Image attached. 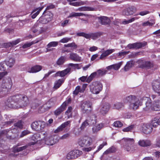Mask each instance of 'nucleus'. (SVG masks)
<instances>
[{
  "mask_svg": "<svg viewBox=\"0 0 160 160\" xmlns=\"http://www.w3.org/2000/svg\"><path fill=\"white\" fill-rule=\"evenodd\" d=\"M5 104L8 107L18 108L27 106L29 101L26 96L17 95L10 97Z\"/></svg>",
  "mask_w": 160,
  "mask_h": 160,
  "instance_id": "f257e3e1",
  "label": "nucleus"
},
{
  "mask_svg": "<svg viewBox=\"0 0 160 160\" xmlns=\"http://www.w3.org/2000/svg\"><path fill=\"white\" fill-rule=\"evenodd\" d=\"M90 91L93 94H98L102 91V85L99 81H95L92 82L89 85Z\"/></svg>",
  "mask_w": 160,
  "mask_h": 160,
  "instance_id": "f03ea898",
  "label": "nucleus"
},
{
  "mask_svg": "<svg viewBox=\"0 0 160 160\" xmlns=\"http://www.w3.org/2000/svg\"><path fill=\"white\" fill-rule=\"evenodd\" d=\"M52 14L51 12L45 11L42 16L40 17L37 22H38L40 25L41 23L47 24L52 20Z\"/></svg>",
  "mask_w": 160,
  "mask_h": 160,
  "instance_id": "7ed1b4c3",
  "label": "nucleus"
},
{
  "mask_svg": "<svg viewBox=\"0 0 160 160\" xmlns=\"http://www.w3.org/2000/svg\"><path fill=\"white\" fill-rule=\"evenodd\" d=\"M44 136V140L46 144L48 145H52L58 141L59 138L57 136H48V133L45 132L43 133Z\"/></svg>",
  "mask_w": 160,
  "mask_h": 160,
  "instance_id": "20e7f679",
  "label": "nucleus"
},
{
  "mask_svg": "<svg viewBox=\"0 0 160 160\" xmlns=\"http://www.w3.org/2000/svg\"><path fill=\"white\" fill-rule=\"evenodd\" d=\"M92 138L87 136L80 138L78 141L79 145L82 147L88 146L92 144Z\"/></svg>",
  "mask_w": 160,
  "mask_h": 160,
  "instance_id": "39448f33",
  "label": "nucleus"
},
{
  "mask_svg": "<svg viewBox=\"0 0 160 160\" xmlns=\"http://www.w3.org/2000/svg\"><path fill=\"white\" fill-rule=\"evenodd\" d=\"M45 125L44 122L39 121L33 122L31 124V127L33 130L39 131L43 129Z\"/></svg>",
  "mask_w": 160,
  "mask_h": 160,
  "instance_id": "423d86ee",
  "label": "nucleus"
},
{
  "mask_svg": "<svg viewBox=\"0 0 160 160\" xmlns=\"http://www.w3.org/2000/svg\"><path fill=\"white\" fill-rule=\"evenodd\" d=\"M55 103V101L54 99H51L48 101L45 104L43 105L40 109L41 112H43L46 110L50 109V108L53 106Z\"/></svg>",
  "mask_w": 160,
  "mask_h": 160,
  "instance_id": "0eeeda50",
  "label": "nucleus"
},
{
  "mask_svg": "<svg viewBox=\"0 0 160 160\" xmlns=\"http://www.w3.org/2000/svg\"><path fill=\"white\" fill-rule=\"evenodd\" d=\"M12 85V82L11 78H8L3 80L2 88L3 89L9 90L11 88Z\"/></svg>",
  "mask_w": 160,
  "mask_h": 160,
  "instance_id": "6e6552de",
  "label": "nucleus"
},
{
  "mask_svg": "<svg viewBox=\"0 0 160 160\" xmlns=\"http://www.w3.org/2000/svg\"><path fill=\"white\" fill-rule=\"evenodd\" d=\"M91 105L92 103L89 101H85L81 105V109L84 113L88 112L91 110Z\"/></svg>",
  "mask_w": 160,
  "mask_h": 160,
  "instance_id": "1a4fd4ad",
  "label": "nucleus"
},
{
  "mask_svg": "<svg viewBox=\"0 0 160 160\" xmlns=\"http://www.w3.org/2000/svg\"><path fill=\"white\" fill-rule=\"evenodd\" d=\"M152 87L154 92L160 96V80H157L153 81L152 83Z\"/></svg>",
  "mask_w": 160,
  "mask_h": 160,
  "instance_id": "9d476101",
  "label": "nucleus"
},
{
  "mask_svg": "<svg viewBox=\"0 0 160 160\" xmlns=\"http://www.w3.org/2000/svg\"><path fill=\"white\" fill-rule=\"evenodd\" d=\"M31 31L33 33L36 32L38 33H41L43 31V28L41 27V25L37 22L36 23L31 29Z\"/></svg>",
  "mask_w": 160,
  "mask_h": 160,
  "instance_id": "9b49d317",
  "label": "nucleus"
},
{
  "mask_svg": "<svg viewBox=\"0 0 160 160\" xmlns=\"http://www.w3.org/2000/svg\"><path fill=\"white\" fill-rule=\"evenodd\" d=\"M152 128L150 123H143L142 126V132L146 134H148L152 131Z\"/></svg>",
  "mask_w": 160,
  "mask_h": 160,
  "instance_id": "f8f14e48",
  "label": "nucleus"
},
{
  "mask_svg": "<svg viewBox=\"0 0 160 160\" xmlns=\"http://www.w3.org/2000/svg\"><path fill=\"white\" fill-rule=\"evenodd\" d=\"M136 11L135 7L133 6L129 7L125 9L122 12V14L124 15L129 16L132 15Z\"/></svg>",
  "mask_w": 160,
  "mask_h": 160,
  "instance_id": "ddd939ff",
  "label": "nucleus"
},
{
  "mask_svg": "<svg viewBox=\"0 0 160 160\" xmlns=\"http://www.w3.org/2000/svg\"><path fill=\"white\" fill-rule=\"evenodd\" d=\"M142 102L145 103L146 108H144L145 110H147L152 106V100L148 97H143L142 99Z\"/></svg>",
  "mask_w": 160,
  "mask_h": 160,
  "instance_id": "4468645a",
  "label": "nucleus"
},
{
  "mask_svg": "<svg viewBox=\"0 0 160 160\" xmlns=\"http://www.w3.org/2000/svg\"><path fill=\"white\" fill-rule=\"evenodd\" d=\"M154 64L152 62L147 61L143 62L140 65V67L142 68H145L146 69H149L153 67Z\"/></svg>",
  "mask_w": 160,
  "mask_h": 160,
  "instance_id": "2eb2a0df",
  "label": "nucleus"
},
{
  "mask_svg": "<svg viewBox=\"0 0 160 160\" xmlns=\"http://www.w3.org/2000/svg\"><path fill=\"white\" fill-rule=\"evenodd\" d=\"M71 122L70 121L65 122L62 124L57 129L55 130L54 132L58 133L61 131H63L64 129L68 125L70 126Z\"/></svg>",
  "mask_w": 160,
  "mask_h": 160,
  "instance_id": "dca6fc26",
  "label": "nucleus"
},
{
  "mask_svg": "<svg viewBox=\"0 0 160 160\" xmlns=\"http://www.w3.org/2000/svg\"><path fill=\"white\" fill-rule=\"evenodd\" d=\"M110 108L109 104L106 103L102 105L100 109V112L102 115L106 114L109 111Z\"/></svg>",
  "mask_w": 160,
  "mask_h": 160,
  "instance_id": "f3484780",
  "label": "nucleus"
},
{
  "mask_svg": "<svg viewBox=\"0 0 160 160\" xmlns=\"http://www.w3.org/2000/svg\"><path fill=\"white\" fill-rule=\"evenodd\" d=\"M70 68H67L64 70L58 71L55 74L54 76L55 77L59 76L61 77H63L69 73L70 72Z\"/></svg>",
  "mask_w": 160,
  "mask_h": 160,
  "instance_id": "a211bd4d",
  "label": "nucleus"
},
{
  "mask_svg": "<svg viewBox=\"0 0 160 160\" xmlns=\"http://www.w3.org/2000/svg\"><path fill=\"white\" fill-rule=\"evenodd\" d=\"M96 116L93 114L88 118L86 120L90 125H94L96 123Z\"/></svg>",
  "mask_w": 160,
  "mask_h": 160,
  "instance_id": "6ab92c4d",
  "label": "nucleus"
},
{
  "mask_svg": "<svg viewBox=\"0 0 160 160\" xmlns=\"http://www.w3.org/2000/svg\"><path fill=\"white\" fill-rule=\"evenodd\" d=\"M138 144L141 147H147L150 146L151 142L149 140H140L138 142Z\"/></svg>",
  "mask_w": 160,
  "mask_h": 160,
  "instance_id": "aec40b11",
  "label": "nucleus"
},
{
  "mask_svg": "<svg viewBox=\"0 0 160 160\" xmlns=\"http://www.w3.org/2000/svg\"><path fill=\"white\" fill-rule=\"evenodd\" d=\"M21 41L20 38L18 39L11 42L5 43L4 46L6 48H8L11 46H13L18 43Z\"/></svg>",
  "mask_w": 160,
  "mask_h": 160,
  "instance_id": "412c9836",
  "label": "nucleus"
},
{
  "mask_svg": "<svg viewBox=\"0 0 160 160\" xmlns=\"http://www.w3.org/2000/svg\"><path fill=\"white\" fill-rule=\"evenodd\" d=\"M137 98L134 96L130 95L124 99V102L126 103H129V104L135 102Z\"/></svg>",
  "mask_w": 160,
  "mask_h": 160,
  "instance_id": "4be33fe9",
  "label": "nucleus"
},
{
  "mask_svg": "<svg viewBox=\"0 0 160 160\" xmlns=\"http://www.w3.org/2000/svg\"><path fill=\"white\" fill-rule=\"evenodd\" d=\"M69 58L71 60L77 62H79L81 60V57L76 53L73 52L70 54Z\"/></svg>",
  "mask_w": 160,
  "mask_h": 160,
  "instance_id": "5701e85b",
  "label": "nucleus"
},
{
  "mask_svg": "<svg viewBox=\"0 0 160 160\" xmlns=\"http://www.w3.org/2000/svg\"><path fill=\"white\" fill-rule=\"evenodd\" d=\"M140 102L138 99L137 98L135 102L129 104V107L131 109L135 110L138 109L139 106Z\"/></svg>",
  "mask_w": 160,
  "mask_h": 160,
  "instance_id": "b1692460",
  "label": "nucleus"
},
{
  "mask_svg": "<svg viewBox=\"0 0 160 160\" xmlns=\"http://www.w3.org/2000/svg\"><path fill=\"white\" fill-rule=\"evenodd\" d=\"M122 142L124 144L127 145H132L134 143V141L132 138H123L122 139Z\"/></svg>",
  "mask_w": 160,
  "mask_h": 160,
  "instance_id": "393cba45",
  "label": "nucleus"
},
{
  "mask_svg": "<svg viewBox=\"0 0 160 160\" xmlns=\"http://www.w3.org/2000/svg\"><path fill=\"white\" fill-rule=\"evenodd\" d=\"M152 109L156 111L160 110V100H157L154 101Z\"/></svg>",
  "mask_w": 160,
  "mask_h": 160,
  "instance_id": "a878e982",
  "label": "nucleus"
},
{
  "mask_svg": "<svg viewBox=\"0 0 160 160\" xmlns=\"http://www.w3.org/2000/svg\"><path fill=\"white\" fill-rule=\"evenodd\" d=\"M101 23L103 25L109 24L110 23V19L107 17L103 16L99 18Z\"/></svg>",
  "mask_w": 160,
  "mask_h": 160,
  "instance_id": "bb28decb",
  "label": "nucleus"
},
{
  "mask_svg": "<svg viewBox=\"0 0 160 160\" xmlns=\"http://www.w3.org/2000/svg\"><path fill=\"white\" fill-rule=\"evenodd\" d=\"M42 68V67L41 66L36 65L31 68L30 70L28 71L30 73H35L38 72L40 71Z\"/></svg>",
  "mask_w": 160,
  "mask_h": 160,
  "instance_id": "cd10ccee",
  "label": "nucleus"
},
{
  "mask_svg": "<svg viewBox=\"0 0 160 160\" xmlns=\"http://www.w3.org/2000/svg\"><path fill=\"white\" fill-rule=\"evenodd\" d=\"M64 82V80L62 79H59L56 81L54 82L53 88L56 89H57L61 86Z\"/></svg>",
  "mask_w": 160,
  "mask_h": 160,
  "instance_id": "c85d7f7f",
  "label": "nucleus"
},
{
  "mask_svg": "<svg viewBox=\"0 0 160 160\" xmlns=\"http://www.w3.org/2000/svg\"><path fill=\"white\" fill-rule=\"evenodd\" d=\"M104 126L102 123L98 124L97 126H94L92 128L93 133H96L99 131Z\"/></svg>",
  "mask_w": 160,
  "mask_h": 160,
  "instance_id": "c756f323",
  "label": "nucleus"
},
{
  "mask_svg": "<svg viewBox=\"0 0 160 160\" xmlns=\"http://www.w3.org/2000/svg\"><path fill=\"white\" fill-rule=\"evenodd\" d=\"M88 39L91 38L93 40H95L99 38L101 35V34L99 32L92 33L90 34H88Z\"/></svg>",
  "mask_w": 160,
  "mask_h": 160,
  "instance_id": "7c9ffc66",
  "label": "nucleus"
},
{
  "mask_svg": "<svg viewBox=\"0 0 160 160\" xmlns=\"http://www.w3.org/2000/svg\"><path fill=\"white\" fill-rule=\"evenodd\" d=\"M43 8H39L35 9L32 13V18H35L39 14L40 11Z\"/></svg>",
  "mask_w": 160,
  "mask_h": 160,
  "instance_id": "2f4dec72",
  "label": "nucleus"
},
{
  "mask_svg": "<svg viewBox=\"0 0 160 160\" xmlns=\"http://www.w3.org/2000/svg\"><path fill=\"white\" fill-rule=\"evenodd\" d=\"M15 63V60L12 58H10L6 61V65L10 68L12 67Z\"/></svg>",
  "mask_w": 160,
  "mask_h": 160,
  "instance_id": "473e14b6",
  "label": "nucleus"
},
{
  "mask_svg": "<svg viewBox=\"0 0 160 160\" xmlns=\"http://www.w3.org/2000/svg\"><path fill=\"white\" fill-rule=\"evenodd\" d=\"M114 108L117 109H121L123 108L124 107V104L120 102H118L114 104Z\"/></svg>",
  "mask_w": 160,
  "mask_h": 160,
  "instance_id": "72a5a7b5",
  "label": "nucleus"
},
{
  "mask_svg": "<svg viewBox=\"0 0 160 160\" xmlns=\"http://www.w3.org/2000/svg\"><path fill=\"white\" fill-rule=\"evenodd\" d=\"M65 109V108L61 105L60 107L59 108L54 111V114L56 116H58L64 111Z\"/></svg>",
  "mask_w": 160,
  "mask_h": 160,
  "instance_id": "f704fd0d",
  "label": "nucleus"
},
{
  "mask_svg": "<svg viewBox=\"0 0 160 160\" xmlns=\"http://www.w3.org/2000/svg\"><path fill=\"white\" fill-rule=\"evenodd\" d=\"M72 151L75 158L79 157L82 154V151L79 150H74Z\"/></svg>",
  "mask_w": 160,
  "mask_h": 160,
  "instance_id": "c9c22d12",
  "label": "nucleus"
},
{
  "mask_svg": "<svg viewBox=\"0 0 160 160\" xmlns=\"http://www.w3.org/2000/svg\"><path fill=\"white\" fill-rule=\"evenodd\" d=\"M95 9V8L90 7H82L78 9L79 11H92Z\"/></svg>",
  "mask_w": 160,
  "mask_h": 160,
  "instance_id": "e433bc0d",
  "label": "nucleus"
},
{
  "mask_svg": "<svg viewBox=\"0 0 160 160\" xmlns=\"http://www.w3.org/2000/svg\"><path fill=\"white\" fill-rule=\"evenodd\" d=\"M139 18H138L137 17H134L131 19L127 20L126 19H124L123 21L122 22V23L123 24H128L129 23H131L132 22H133L136 20H137Z\"/></svg>",
  "mask_w": 160,
  "mask_h": 160,
  "instance_id": "4c0bfd02",
  "label": "nucleus"
},
{
  "mask_svg": "<svg viewBox=\"0 0 160 160\" xmlns=\"http://www.w3.org/2000/svg\"><path fill=\"white\" fill-rule=\"evenodd\" d=\"M107 72L106 70H102L99 69L97 72H96V75L98 76H102L106 74Z\"/></svg>",
  "mask_w": 160,
  "mask_h": 160,
  "instance_id": "58836bf2",
  "label": "nucleus"
},
{
  "mask_svg": "<svg viewBox=\"0 0 160 160\" xmlns=\"http://www.w3.org/2000/svg\"><path fill=\"white\" fill-rule=\"evenodd\" d=\"M96 76H97V75L96 72H94L92 73L87 78L86 82L89 83Z\"/></svg>",
  "mask_w": 160,
  "mask_h": 160,
  "instance_id": "ea45409f",
  "label": "nucleus"
},
{
  "mask_svg": "<svg viewBox=\"0 0 160 160\" xmlns=\"http://www.w3.org/2000/svg\"><path fill=\"white\" fill-rule=\"evenodd\" d=\"M83 15H85V14L83 13L72 12L70 14L68 17L72 18L76 17H79Z\"/></svg>",
  "mask_w": 160,
  "mask_h": 160,
  "instance_id": "a19ab883",
  "label": "nucleus"
},
{
  "mask_svg": "<svg viewBox=\"0 0 160 160\" xmlns=\"http://www.w3.org/2000/svg\"><path fill=\"white\" fill-rule=\"evenodd\" d=\"M65 59L64 57H61L57 61V64L59 65L63 64L65 61Z\"/></svg>",
  "mask_w": 160,
  "mask_h": 160,
  "instance_id": "79ce46f5",
  "label": "nucleus"
},
{
  "mask_svg": "<svg viewBox=\"0 0 160 160\" xmlns=\"http://www.w3.org/2000/svg\"><path fill=\"white\" fill-rule=\"evenodd\" d=\"M151 125H152L153 127H156L157 126L159 125V119H158L156 118H155L152 121Z\"/></svg>",
  "mask_w": 160,
  "mask_h": 160,
  "instance_id": "37998d69",
  "label": "nucleus"
},
{
  "mask_svg": "<svg viewBox=\"0 0 160 160\" xmlns=\"http://www.w3.org/2000/svg\"><path fill=\"white\" fill-rule=\"evenodd\" d=\"M147 44L145 42L135 43V48H139L145 46Z\"/></svg>",
  "mask_w": 160,
  "mask_h": 160,
  "instance_id": "c03bdc74",
  "label": "nucleus"
},
{
  "mask_svg": "<svg viewBox=\"0 0 160 160\" xmlns=\"http://www.w3.org/2000/svg\"><path fill=\"white\" fill-rule=\"evenodd\" d=\"M116 151V148L113 147H112L110 148L106 151H105L103 153V154H108L110 153H113L115 152Z\"/></svg>",
  "mask_w": 160,
  "mask_h": 160,
  "instance_id": "a18cd8bd",
  "label": "nucleus"
},
{
  "mask_svg": "<svg viewBox=\"0 0 160 160\" xmlns=\"http://www.w3.org/2000/svg\"><path fill=\"white\" fill-rule=\"evenodd\" d=\"M58 45V42H49L47 46V48H49L51 47H55Z\"/></svg>",
  "mask_w": 160,
  "mask_h": 160,
  "instance_id": "49530a36",
  "label": "nucleus"
},
{
  "mask_svg": "<svg viewBox=\"0 0 160 160\" xmlns=\"http://www.w3.org/2000/svg\"><path fill=\"white\" fill-rule=\"evenodd\" d=\"M64 46L65 47H72L73 48V49H76L77 48V46L75 42H72L68 44H65L64 45Z\"/></svg>",
  "mask_w": 160,
  "mask_h": 160,
  "instance_id": "de8ad7c7",
  "label": "nucleus"
},
{
  "mask_svg": "<svg viewBox=\"0 0 160 160\" xmlns=\"http://www.w3.org/2000/svg\"><path fill=\"white\" fill-rule=\"evenodd\" d=\"M38 42V41H37L36 42H31L27 43H25L24 45H23L22 46V47L23 48H28V47H30L32 45V44H35V43H37Z\"/></svg>",
  "mask_w": 160,
  "mask_h": 160,
  "instance_id": "09e8293b",
  "label": "nucleus"
},
{
  "mask_svg": "<svg viewBox=\"0 0 160 160\" xmlns=\"http://www.w3.org/2000/svg\"><path fill=\"white\" fill-rule=\"evenodd\" d=\"M122 62H120L118 63L113 64V69L115 70H118L122 65Z\"/></svg>",
  "mask_w": 160,
  "mask_h": 160,
  "instance_id": "8fccbe9b",
  "label": "nucleus"
},
{
  "mask_svg": "<svg viewBox=\"0 0 160 160\" xmlns=\"http://www.w3.org/2000/svg\"><path fill=\"white\" fill-rule=\"evenodd\" d=\"M80 87L78 86L76 88L75 90L73 92V93L76 95L78 94L79 92H82Z\"/></svg>",
  "mask_w": 160,
  "mask_h": 160,
  "instance_id": "3c124183",
  "label": "nucleus"
},
{
  "mask_svg": "<svg viewBox=\"0 0 160 160\" xmlns=\"http://www.w3.org/2000/svg\"><path fill=\"white\" fill-rule=\"evenodd\" d=\"M28 148L27 145H25L21 147L17 148H15L14 150L15 151L17 152H19L20 151H22Z\"/></svg>",
  "mask_w": 160,
  "mask_h": 160,
  "instance_id": "603ef678",
  "label": "nucleus"
},
{
  "mask_svg": "<svg viewBox=\"0 0 160 160\" xmlns=\"http://www.w3.org/2000/svg\"><path fill=\"white\" fill-rule=\"evenodd\" d=\"M67 158L68 160L75 158L72 151L70 152L67 154Z\"/></svg>",
  "mask_w": 160,
  "mask_h": 160,
  "instance_id": "864d4df0",
  "label": "nucleus"
},
{
  "mask_svg": "<svg viewBox=\"0 0 160 160\" xmlns=\"http://www.w3.org/2000/svg\"><path fill=\"white\" fill-rule=\"evenodd\" d=\"M78 36H82L85 37L87 39L88 38V34L84 32H79L77 33Z\"/></svg>",
  "mask_w": 160,
  "mask_h": 160,
  "instance_id": "5fc2aeb1",
  "label": "nucleus"
},
{
  "mask_svg": "<svg viewBox=\"0 0 160 160\" xmlns=\"http://www.w3.org/2000/svg\"><path fill=\"white\" fill-rule=\"evenodd\" d=\"M134 127V126L133 125H132L129 127L124 128L122 130L123 131L126 132L131 131L133 128Z\"/></svg>",
  "mask_w": 160,
  "mask_h": 160,
  "instance_id": "6e6d98bb",
  "label": "nucleus"
},
{
  "mask_svg": "<svg viewBox=\"0 0 160 160\" xmlns=\"http://www.w3.org/2000/svg\"><path fill=\"white\" fill-rule=\"evenodd\" d=\"M155 23V22L154 21H153V22H150L149 21H147L146 22H143L142 23V25L143 26H152V25L154 24Z\"/></svg>",
  "mask_w": 160,
  "mask_h": 160,
  "instance_id": "4d7b16f0",
  "label": "nucleus"
},
{
  "mask_svg": "<svg viewBox=\"0 0 160 160\" xmlns=\"http://www.w3.org/2000/svg\"><path fill=\"white\" fill-rule=\"evenodd\" d=\"M71 102V99L70 98H69L67 100L65 101L62 103V106L65 109L66 107L68 105V104L70 103Z\"/></svg>",
  "mask_w": 160,
  "mask_h": 160,
  "instance_id": "13d9d810",
  "label": "nucleus"
},
{
  "mask_svg": "<svg viewBox=\"0 0 160 160\" xmlns=\"http://www.w3.org/2000/svg\"><path fill=\"white\" fill-rule=\"evenodd\" d=\"M122 125V123L119 121L115 122L113 123L114 126L117 127H121Z\"/></svg>",
  "mask_w": 160,
  "mask_h": 160,
  "instance_id": "bf43d9fd",
  "label": "nucleus"
},
{
  "mask_svg": "<svg viewBox=\"0 0 160 160\" xmlns=\"http://www.w3.org/2000/svg\"><path fill=\"white\" fill-rule=\"evenodd\" d=\"M15 126L18 127L19 128H22V122L21 121H19L16 123L14 124Z\"/></svg>",
  "mask_w": 160,
  "mask_h": 160,
  "instance_id": "052dcab7",
  "label": "nucleus"
},
{
  "mask_svg": "<svg viewBox=\"0 0 160 160\" xmlns=\"http://www.w3.org/2000/svg\"><path fill=\"white\" fill-rule=\"evenodd\" d=\"M89 125L86 120L82 124L81 128L82 129H84L86 127Z\"/></svg>",
  "mask_w": 160,
  "mask_h": 160,
  "instance_id": "680f3d73",
  "label": "nucleus"
},
{
  "mask_svg": "<svg viewBox=\"0 0 160 160\" xmlns=\"http://www.w3.org/2000/svg\"><path fill=\"white\" fill-rule=\"evenodd\" d=\"M30 133V132L29 131L27 130H25L22 131L21 133L20 137H22L24 136L29 134Z\"/></svg>",
  "mask_w": 160,
  "mask_h": 160,
  "instance_id": "e2e57ef3",
  "label": "nucleus"
},
{
  "mask_svg": "<svg viewBox=\"0 0 160 160\" xmlns=\"http://www.w3.org/2000/svg\"><path fill=\"white\" fill-rule=\"evenodd\" d=\"M95 148V147H89L88 148H84L82 149V150L83 151L85 152H88L90 151L93 149Z\"/></svg>",
  "mask_w": 160,
  "mask_h": 160,
  "instance_id": "0e129e2a",
  "label": "nucleus"
},
{
  "mask_svg": "<svg viewBox=\"0 0 160 160\" xmlns=\"http://www.w3.org/2000/svg\"><path fill=\"white\" fill-rule=\"evenodd\" d=\"M69 21V20H65L63 21H62L61 22V26L62 27H64L66 26L68 23Z\"/></svg>",
  "mask_w": 160,
  "mask_h": 160,
  "instance_id": "69168bd1",
  "label": "nucleus"
},
{
  "mask_svg": "<svg viewBox=\"0 0 160 160\" xmlns=\"http://www.w3.org/2000/svg\"><path fill=\"white\" fill-rule=\"evenodd\" d=\"M38 134H34L31 137V139L34 141L37 142L38 141Z\"/></svg>",
  "mask_w": 160,
  "mask_h": 160,
  "instance_id": "338daca9",
  "label": "nucleus"
},
{
  "mask_svg": "<svg viewBox=\"0 0 160 160\" xmlns=\"http://www.w3.org/2000/svg\"><path fill=\"white\" fill-rule=\"evenodd\" d=\"M70 40V38H65L61 39L60 41V42L62 43H66L69 41Z\"/></svg>",
  "mask_w": 160,
  "mask_h": 160,
  "instance_id": "774afa93",
  "label": "nucleus"
}]
</instances>
